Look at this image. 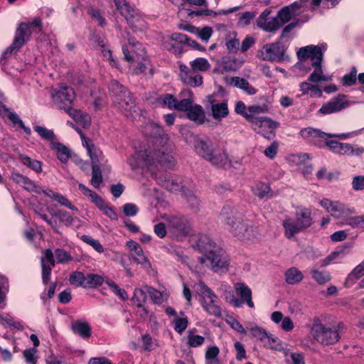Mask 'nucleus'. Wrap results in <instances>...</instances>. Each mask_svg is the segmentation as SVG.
<instances>
[{
    "label": "nucleus",
    "instance_id": "nucleus-1",
    "mask_svg": "<svg viewBox=\"0 0 364 364\" xmlns=\"http://www.w3.org/2000/svg\"><path fill=\"white\" fill-rule=\"evenodd\" d=\"M144 129L146 134L154 138L153 148L139 151L129 157L127 162L131 168L149 167L156 163L171 166L173 164V149L168 134L164 133L161 126L153 122L148 123Z\"/></svg>",
    "mask_w": 364,
    "mask_h": 364
},
{
    "label": "nucleus",
    "instance_id": "nucleus-2",
    "mask_svg": "<svg viewBox=\"0 0 364 364\" xmlns=\"http://www.w3.org/2000/svg\"><path fill=\"white\" fill-rule=\"evenodd\" d=\"M198 246L202 255L199 262L213 272L218 274L229 270L230 258L227 252L207 237L200 238Z\"/></svg>",
    "mask_w": 364,
    "mask_h": 364
},
{
    "label": "nucleus",
    "instance_id": "nucleus-3",
    "mask_svg": "<svg viewBox=\"0 0 364 364\" xmlns=\"http://www.w3.org/2000/svg\"><path fill=\"white\" fill-rule=\"evenodd\" d=\"M219 220L227 226L232 235L239 240H255L259 236L256 228L247 221H244L241 215L235 209L229 206L222 209Z\"/></svg>",
    "mask_w": 364,
    "mask_h": 364
},
{
    "label": "nucleus",
    "instance_id": "nucleus-4",
    "mask_svg": "<svg viewBox=\"0 0 364 364\" xmlns=\"http://www.w3.org/2000/svg\"><path fill=\"white\" fill-rule=\"evenodd\" d=\"M109 92L113 104L124 116L132 118L139 116V108L134 100L122 85L116 80L112 81Z\"/></svg>",
    "mask_w": 364,
    "mask_h": 364
},
{
    "label": "nucleus",
    "instance_id": "nucleus-5",
    "mask_svg": "<svg viewBox=\"0 0 364 364\" xmlns=\"http://www.w3.org/2000/svg\"><path fill=\"white\" fill-rule=\"evenodd\" d=\"M300 60L310 58L312 60V66L315 68L314 71L309 77V81L313 83H318L322 81H328L330 77L323 74L321 66L323 53L321 47H301L296 52Z\"/></svg>",
    "mask_w": 364,
    "mask_h": 364
},
{
    "label": "nucleus",
    "instance_id": "nucleus-6",
    "mask_svg": "<svg viewBox=\"0 0 364 364\" xmlns=\"http://www.w3.org/2000/svg\"><path fill=\"white\" fill-rule=\"evenodd\" d=\"M342 326V323L332 327L327 326L319 318H314L311 326V334L314 340L322 345H333L341 338L339 330Z\"/></svg>",
    "mask_w": 364,
    "mask_h": 364
},
{
    "label": "nucleus",
    "instance_id": "nucleus-7",
    "mask_svg": "<svg viewBox=\"0 0 364 364\" xmlns=\"http://www.w3.org/2000/svg\"><path fill=\"white\" fill-rule=\"evenodd\" d=\"M161 218L166 223L168 234L175 240H182L193 234L192 224L183 215L164 214Z\"/></svg>",
    "mask_w": 364,
    "mask_h": 364
},
{
    "label": "nucleus",
    "instance_id": "nucleus-8",
    "mask_svg": "<svg viewBox=\"0 0 364 364\" xmlns=\"http://www.w3.org/2000/svg\"><path fill=\"white\" fill-rule=\"evenodd\" d=\"M194 290L200 296L201 305L209 314L215 317L222 315V309L217 300V295L202 281L195 284Z\"/></svg>",
    "mask_w": 364,
    "mask_h": 364
},
{
    "label": "nucleus",
    "instance_id": "nucleus-9",
    "mask_svg": "<svg viewBox=\"0 0 364 364\" xmlns=\"http://www.w3.org/2000/svg\"><path fill=\"white\" fill-rule=\"evenodd\" d=\"M320 205L325 208L331 215L338 221L342 225H350V220L353 218L355 211L337 200H331L328 198H323L320 201Z\"/></svg>",
    "mask_w": 364,
    "mask_h": 364
},
{
    "label": "nucleus",
    "instance_id": "nucleus-10",
    "mask_svg": "<svg viewBox=\"0 0 364 364\" xmlns=\"http://www.w3.org/2000/svg\"><path fill=\"white\" fill-rule=\"evenodd\" d=\"M41 28L42 22L40 18L20 23L15 32L13 46H23L27 43L31 34L41 31Z\"/></svg>",
    "mask_w": 364,
    "mask_h": 364
},
{
    "label": "nucleus",
    "instance_id": "nucleus-11",
    "mask_svg": "<svg viewBox=\"0 0 364 364\" xmlns=\"http://www.w3.org/2000/svg\"><path fill=\"white\" fill-rule=\"evenodd\" d=\"M361 129L355 130L348 133L331 134L326 132H321L319 129H314L311 127H307L300 131L301 136L310 141H314L317 138L326 140L328 138H337L340 140H345L347 139L355 137L360 134Z\"/></svg>",
    "mask_w": 364,
    "mask_h": 364
},
{
    "label": "nucleus",
    "instance_id": "nucleus-12",
    "mask_svg": "<svg viewBox=\"0 0 364 364\" xmlns=\"http://www.w3.org/2000/svg\"><path fill=\"white\" fill-rule=\"evenodd\" d=\"M248 329L252 333V336L259 340L265 348L276 350H282L283 349L280 339L267 332L264 328L255 325L248 328Z\"/></svg>",
    "mask_w": 364,
    "mask_h": 364
},
{
    "label": "nucleus",
    "instance_id": "nucleus-13",
    "mask_svg": "<svg viewBox=\"0 0 364 364\" xmlns=\"http://www.w3.org/2000/svg\"><path fill=\"white\" fill-rule=\"evenodd\" d=\"M117 9L124 16L127 21L134 29H141L144 27V21L137 12L127 4L126 0H114Z\"/></svg>",
    "mask_w": 364,
    "mask_h": 364
},
{
    "label": "nucleus",
    "instance_id": "nucleus-14",
    "mask_svg": "<svg viewBox=\"0 0 364 364\" xmlns=\"http://www.w3.org/2000/svg\"><path fill=\"white\" fill-rule=\"evenodd\" d=\"M53 102L60 108L68 112L70 105L75 98L74 90L71 87L60 85V87L51 93Z\"/></svg>",
    "mask_w": 364,
    "mask_h": 364
},
{
    "label": "nucleus",
    "instance_id": "nucleus-15",
    "mask_svg": "<svg viewBox=\"0 0 364 364\" xmlns=\"http://www.w3.org/2000/svg\"><path fill=\"white\" fill-rule=\"evenodd\" d=\"M252 129L262 135L264 137L271 139L275 136V130L279 127V123L268 117H262L260 119L250 124Z\"/></svg>",
    "mask_w": 364,
    "mask_h": 364
},
{
    "label": "nucleus",
    "instance_id": "nucleus-16",
    "mask_svg": "<svg viewBox=\"0 0 364 364\" xmlns=\"http://www.w3.org/2000/svg\"><path fill=\"white\" fill-rule=\"evenodd\" d=\"M346 98V95H339L337 97L324 103L318 110L317 114L323 116L341 111L350 105Z\"/></svg>",
    "mask_w": 364,
    "mask_h": 364
},
{
    "label": "nucleus",
    "instance_id": "nucleus-17",
    "mask_svg": "<svg viewBox=\"0 0 364 364\" xmlns=\"http://www.w3.org/2000/svg\"><path fill=\"white\" fill-rule=\"evenodd\" d=\"M270 14L271 11L267 9L259 16L256 21L257 27L267 32L275 31L280 28L279 18L277 16H271Z\"/></svg>",
    "mask_w": 364,
    "mask_h": 364
},
{
    "label": "nucleus",
    "instance_id": "nucleus-18",
    "mask_svg": "<svg viewBox=\"0 0 364 364\" xmlns=\"http://www.w3.org/2000/svg\"><path fill=\"white\" fill-rule=\"evenodd\" d=\"M126 245L129 249V254L134 261L140 264L144 269H149L151 264L147 257L144 255L141 247L134 240H129Z\"/></svg>",
    "mask_w": 364,
    "mask_h": 364
},
{
    "label": "nucleus",
    "instance_id": "nucleus-19",
    "mask_svg": "<svg viewBox=\"0 0 364 364\" xmlns=\"http://www.w3.org/2000/svg\"><path fill=\"white\" fill-rule=\"evenodd\" d=\"M301 216H303L305 220L301 224H299L298 222L289 216H286L283 220L282 225L284 228V235L288 239L294 237L295 235L303 231L304 225L308 224L306 216L304 214Z\"/></svg>",
    "mask_w": 364,
    "mask_h": 364
},
{
    "label": "nucleus",
    "instance_id": "nucleus-20",
    "mask_svg": "<svg viewBox=\"0 0 364 364\" xmlns=\"http://www.w3.org/2000/svg\"><path fill=\"white\" fill-rule=\"evenodd\" d=\"M42 269V281L44 284H47L50 279L52 268L55 266L53 252L47 249L43 251V255L41 259Z\"/></svg>",
    "mask_w": 364,
    "mask_h": 364
},
{
    "label": "nucleus",
    "instance_id": "nucleus-21",
    "mask_svg": "<svg viewBox=\"0 0 364 364\" xmlns=\"http://www.w3.org/2000/svg\"><path fill=\"white\" fill-rule=\"evenodd\" d=\"M11 178L14 182L21 186L27 191L36 194H41L43 188L37 185L33 181L27 176H23L18 172H13L11 174Z\"/></svg>",
    "mask_w": 364,
    "mask_h": 364
},
{
    "label": "nucleus",
    "instance_id": "nucleus-22",
    "mask_svg": "<svg viewBox=\"0 0 364 364\" xmlns=\"http://www.w3.org/2000/svg\"><path fill=\"white\" fill-rule=\"evenodd\" d=\"M179 69V77L184 84L191 87H199L203 84V77L200 75H193V72L186 65H180Z\"/></svg>",
    "mask_w": 364,
    "mask_h": 364
},
{
    "label": "nucleus",
    "instance_id": "nucleus-23",
    "mask_svg": "<svg viewBox=\"0 0 364 364\" xmlns=\"http://www.w3.org/2000/svg\"><path fill=\"white\" fill-rule=\"evenodd\" d=\"M284 53V47H262L257 52V57L263 60H280Z\"/></svg>",
    "mask_w": 364,
    "mask_h": 364
},
{
    "label": "nucleus",
    "instance_id": "nucleus-24",
    "mask_svg": "<svg viewBox=\"0 0 364 364\" xmlns=\"http://www.w3.org/2000/svg\"><path fill=\"white\" fill-rule=\"evenodd\" d=\"M207 161L213 165L224 167L230 163V160L226 152L223 148L215 146L211 152L210 156L208 158Z\"/></svg>",
    "mask_w": 364,
    "mask_h": 364
},
{
    "label": "nucleus",
    "instance_id": "nucleus-25",
    "mask_svg": "<svg viewBox=\"0 0 364 364\" xmlns=\"http://www.w3.org/2000/svg\"><path fill=\"white\" fill-rule=\"evenodd\" d=\"M208 100L211 103L212 116L215 119L221 120L228 115L229 109L226 101L215 102L213 96H209Z\"/></svg>",
    "mask_w": 364,
    "mask_h": 364
},
{
    "label": "nucleus",
    "instance_id": "nucleus-26",
    "mask_svg": "<svg viewBox=\"0 0 364 364\" xmlns=\"http://www.w3.org/2000/svg\"><path fill=\"white\" fill-rule=\"evenodd\" d=\"M269 110V105L264 103L262 105H253L247 107V120L253 123L261 119L259 114L267 113Z\"/></svg>",
    "mask_w": 364,
    "mask_h": 364
},
{
    "label": "nucleus",
    "instance_id": "nucleus-27",
    "mask_svg": "<svg viewBox=\"0 0 364 364\" xmlns=\"http://www.w3.org/2000/svg\"><path fill=\"white\" fill-rule=\"evenodd\" d=\"M159 185L170 191H183L178 178H173L168 175H163L156 178Z\"/></svg>",
    "mask_w": 364,
    "mask_h": 364
},
{
    "label": "nucleus",
    "instance_id": "nucleus-28",
    "mask_svg": "<svg viewBox=\"0 0 364 364\" xmlns=\"http://www.w3.org/2000/svg\"><path fill=\"white\" fill-rule=\"evenodd\" d=\"M122 51L124 59L130 64L138 62L146 55V50L144 47H123Z\"/></svg>",
    "mask_w": 364,
    "mask_h": 364
},
{
    "label": "nucleus",
    "instance_id": "nucleus-29",
    "mask_svg": "<svg viewBox=\"0 0 364 364\" xmlns=\"http://www.w3.org/2000/svg\"><path fill=\"white\" fill-rule=\"evenodd\" d=\"M70 328L74 334L81 338H88L91 336V327L86 321H74L71 323Z\"/></svg>",
    "mask_w": 364,
    "mask_h": 364
},
{
    "label": "nucleus",
    "instance_id": "nucleus-30",
    "mask_svg": "<svg viewBox=\"0 0 364 364\" xmlns=\"http://www.w3.org/2000/svg\"><path fill=\"white\" fill-rule=\"evenodd\" d=\"M285 282L288 285H296L300 284L304 279L302 271L296 267H291L287 269L284 273Z\"/></svg>",
    "mask_w": 364,
    "mask_h": 364
},
{
    "label": "nucleus",
    "instance_id": "nucleus-31",
    "mask_svg": "<svg viewBox=\"0 0 364 364\" xmlns=\"http://www.w3.org/2000/svg\"><path fill=\"white\" fill-rule=\"evenodd\" d=\"M236 293L240 296L243 301H245L250 308H254L255 305L252 299V291L250 288L244 283L238 282L235 284Z\"/></svg>",
    "mask_w": 364,
    "mask_h": 364
},
{
    "label": "nucleus",
    "instance_id": "nucleus-32",
    "mask_svg": "<svg viewBox=\"0 0 364 364\" xmlns=\"http://www.w3.org/2000/svg\"><path fill=\"white\" fill-rule=\"evenodd\" d=\"M68 113L77 124H79L82 127L87 128L90 127L91 123V117L87 113L72 108L68 109Z\"/></svg>",
    "mask_w": 364,
    "mask_h": 364
},
{
    "label": "nucleus",
    "instance_id": "nucleus-33",
    "mask_svg": "<svg viewBox=\"0 0 364 364\" xmlns=\"http://www.w3.org/2000/svg\"><path fill=\"white\" fill-rule=\"evenodd\" d=\"M194 146L196 152L207 160L215 146L210 140H198Z\"/></svg>",
    "mask_w": 364,
    "mask_h": 364
},
{
    "label": "nucleus",
    "instance_id": "nucleus-34",
    "mask_svg": "<svg viewBox=\"0 0 364 364\" xmlns=\"http://www.w3.org/2000/svg\"><path fill=\"white\" fill-rule=\"evenodd\" d=\"M364 153V148L359 146H353L348 143H340L336 154L360 156Z\"/></svg>",
    "mask_w": 364,
    "mask_h": 364
},
{
    "label": "nucleus",
    "instance_id": "nucleus-35",
    "mask_svg": "<svg viewBox=\"0 0 364 364\" xmlns=\"http://www.w3.org/2000/svg\"><path fill=\"white\" fill-rule=\"evenodd\" d=\"M150 67V62L146 56L141 58L138 62L130 64L129 70L134 75L146 74Z\"/></svg>",
    "mask_w": 364,
    "mask_h": 364
},
{
    "label": "nucleus",
    "instance_id": "nucleus-36",
    "mask_svg": "<svg viewBox=\"0 0 364 364\" xmlns=\"http://www.w3.org/2000/svg\"><path fill=\"white\" fill-rule=\"evenodd\" d=\"M187 117L192 121L198 124H202L204 122L205 114L203 109L200 105L192 106L187 112Z\"/></svg>",
    "mask_w": 364,
    "mask_h": 364
},
{
    "label": "nucleus",
    "instance_id": "nucleus-37",
    "mask_svg": "<svg viewBox=\"0 0 364 364\" xmlns=\"http://www.w3.org/2000/svg\"><path fill=\"white\" fill-rule=\"evenodd\" d=\"M223 287H225V293L222 294L224 299L232 306L240 307L242 304V301L239 300L235 296L231 287L226 283H222L219 289H223Z\"/></svg>",
    "mask_w": 364,
    "mask_h": 364
},
{
    "label": "nucleus",
    "instance_id": "nucleus-38",
    "mask_svg": "<svg viewBox=\"0 0 364 364\" xmlns=\"http://www.w3.org/2000/svg\"><path fill=\"white\" fill-rule=\"evenodd\" d=\"M51 148L56 151L58 159L62 162H66L70 157V150L63 144L51 142Z\"/></svg>",
    "mask_w": 364,
    "mask_h": 364
},
{
    "label": "nucleus",
    "instance_id": "nucleus-39",
    "mask_svg": "<svg viewBox=\"0 0 364 364\" xmlns=\"http://www.w3.org/2000/svg\"><path fill=\"white\" fill-rule=\"evenodd\" d=\"M231 84L236 87L243 90L249 95H254L256 89L253 87L246 80L239 77H235L231 79Z\"/></svg>",
    "mask_w": 364,
    "mask_h": 364
},
{
    "label": "nucleus",
    "instance_id": "nucleus-40",
    "mask_svg": "<svg viewBox=\"0 0 364 364\" xmlns=\"http://www.w3.org/2000/svg\"><path fill=\"white\" fill-rule=\"evenodd\" d=\"M19 159L23 165L28 166L36 172L40 173L42 171V164L41 161L33 159L23 154L19 155Z\"/></svg>",
    "mask_w": 364,
    "mask_h": 364
},
{
    "label": "nucleus",
    "instance_id": "nucleus-41",
    "mask_svg": "<svg viewBox=\"0 0 364 364\" xmlns=\"http://www.w3.org/2000/svg\"><path fill=\"white\" fill-rule=\"evenodd\" d=\"M305 215L306 216V220H308V224L304 225V230L310 227L312 224V218H311V212L309 209L306 208H299L296 210L295 218H294L299 224H301L304 221V218L301 216L302 215Z\"/></svg>",
    "mask_w": 364,
    "mask_h": 364
},
{
    "label": "nucleus",
    "instance_id": "nucleus-42",
    "mask_svg": "<svg viewBox=\"0 0 364 364\" xmlns=\"http://www.w3.org/2000/svg\"><path fill=\"white\" fill-rule=\"evenodd\" d=\"M312 278L318 284H324L331 279V274L326 271H321L317 269L311 270Z\"/></svg>",
    "mask_w": 364,
    "mask_h": 364
},
{
    "label": "nucleus",
    "instance_id": "nucleus-43",
    "mask_svg": "<svg viewBox=\"0 0 364 364\" xmlns=\"http://www.w3.org/2000/svg\"><path fill=\"white\" fill-rule=\"evenodd\" d=\"M191 70L192 72H205L207 71L210 68V64L208 61L203 58H198L194 60L191 61Z\"/></svg>",
    "mask_w": 364,
    "mask_h": 364
},
{
    "label": "nucleus",
    "instance_id": "nucleus-44",
    "mask_svg": "<svg viewBox=\"0 0 364 364\" xmlns=\"http://www.w3.org/2000/svg\"><path fill=\"white\" fill-rule=\"evenodd\" d=\"M87 152L91 159L92 168L94 167L95 165L100 166V164L104 160V156L102 151L95 149L92 144V146H87Z\"/></svg>",
    "mask_w": 364,
    "mask_h": 364
},
{
    "label": "nucleus",
    "instance_id": "nucleus-45",
    "mask_svg": "<svg viewBox=\"0 0 364 364\" xmlns=\"http://www.w3.org/2000/svg\"><path fill=\"white\" fill-rule=\"evenodd\" d=\"M309 157L307 154H296L288 156L287 160L292 166H303L309 160Z\"/></svg>",
    "mask_w": 364,
    "mask_h": 364
},
{
    "label": "nucleus",
    "instance_id": "nucleus-46",
    "mask_svg": "<svg viewBox=\"0 0 364 364\" xmlns=\"http://www.w3.org/2000/svg\"><path fill=\"white\" fill-rule=\"evenodd\" d=\"M9 289L8 279L4 275L0 274V309L6 306V298Z\"/></svg>",
    "mask_w": 364,
    "mask_h": 364
},
{
    "label": "nucleus",
    "instance_id": "nucleus-47",
    "mask_svg": "<svg viewBox=\"0 0 364 364\" xmlns=\"http://www.w3.org/2000/svg\"><path fill=\"white\" fill-rule=\"evenodd\" d=\"M306 19L304 21H300L299 20H297L296 21H294L289 24H288L285 28H284L282 35L280 36V41L281 43H287L289 42V40L291 39L293 37V35L291 33V31L293 28H294L300 22L303 23L306 21Z\"/></svg>",
    "mask_w": 364,
    "mask_h": 364
},
{
    "label": "nucleus",
    "instance_id": "nucleus-48",
    "mask_svg": "<svg viewBox=\"0 0 364 364\" xmlns=\"http://www.w3.org/2000/svg\"><path fill=\"white\" fill-rule=\"evenodd\" d=\"M103 278L95 274H87L85 275V288H92L101 285L103 283Z\"/></svg>",
    "mask_w": 364,
    "mask_h": 364
},
{
    "label": "nucleus",
    "instance_id": "nucleus-49",
    "mask_svg": "<svg viewBox=\"0 0 364 364\" xmlns=\"http://www.w3.org/2000/svg\"><path fill=\"white\" fill-rule=\"evenodd\" d=\"M270 186L266 183H258L253 188L255 195L259 198L267 197L270 193Z\"/></svg>",
    "mask_w": 364,
    "mask_h": 364
},
{
    "label": "nucleus",
    "instance_id": "nucleus-50",
    "mask_svg": "<svg viewBox=\"0 0 364 364\" xmlns=\"http://www.w3.org/2000/svg\"><path fill=\"white\" fill-rule=\"evenodd\" d=\"M147 293L149 294L151 300L157 304H160L163 303L166 299V295L164 294L161 291L157 289L152 288L151 287H145Z\"/></svg>",
    "mask_w": 364,
    "mask_h": 364
},
{
    "label": "nucleus",
    "instance_id": "nucleus-51",
    "mask_svg": "<svg viewBox=\"0 0 364 364\" xmlns=\"http://www.w3.org/2000/svg\"><path fill=\"white\" fill-rule=\"evenodd\" d=\"M286 361L289 364H305L304 355L299 353H292L289 350L284 353Z\"/></svg>",
    "mask_w": 364,
    "mask_h": 364
},
{
    "label": "nucleus",
    "instance_id": "nucleus-52",
    "mask_svg": "<svg viewBox=\"0 0 364 364\" xmlns=\"http://www.w3.org/2000/svg\"><path fill=\"white\" fill-rule=\"evenodd\" d=\"M144 289H146L144 287ZM146 289H135L134 291L133 300L137 302V306L141 308L145 314L146 311L143 306V303L146 299Z\"/></svg>",
    "mask_w": 364,
    "mask_h": 364
},
{
    "label": "nucleus",
    "instance_id": "nucleus-53",
    "mask_svg": "<svg viewBox=\"0 0 364 364\" xmlns=\"http://www.w3.org/2000/svg\"><path fill=\"white\" fill-rule=\"evenodd\" d=\"M92 178H91V185L95 188H98L100 184L102 182V176L101 173V170L100 166L95 165L94 167L92 168Z\"/></svg>",
    "mask_w": 364,
    "mask_h": 364
},
{
    "label": "nucleus",
    "instance_id": "nucleus-54",
    "mask_svg": "<svg viewBox=\"0 0 364 364\" xmlns=\"http://www.w3.org/2000/svg\"><path fill=\"white\" fill-rule=\"evenodd\" d=\"M172 39L176 41L171 46H194L186 35L183 33H173L171 36Z\"/></svg>",
    "mask_w": 364,
    "mask_h": 364
},
{
    "label": "nucleus",
    "instance_id": "nucleus-55",
    "mask_svg": "<svg viewBox=\"0 0 364 364\" xmlns=\"http://www.w3.org/2000/svg\"><path fill=\"white\" fill-rule=\"evenodd\" d=\"M357 79V70L353 67L349 73L346 74L341 79V82L344 86H351L355 84Z\"/></svg>",
    "mask_w": 364,
    "mask_h": 364
},
{
    "label": "nucleus",
    "instance_id": "nucleus-56",
    "mask_svg": "<svg viewBox=\"0 0 364 364\" xmlns=\"http://www.w3.org/2000/svg\"><path fill=\"white\" fill-rule=\"evenodd\" d=\"M54 256L58 263H66L73 259L72 256L63 249H56L53 253Z\"/></svg>",
    "mask_w": 364,
    "mask_h": 364
},
{
    "label": "nucleus",
    "instance_id": "nucleus-57",
    "mask_svg": "<svg viewBox=\"0 0 364 364\" xmlns=\"http://www.w3.org/2000/svg\"><path fill=\"white\" fill-rule=\"evenodd\" d=\"M34 130L42 139L45 140L52 141L55 137L53 132L52 130L48 129L45 127L36 126L34 127Z\"/></svg>",
    "mask_w": 364,
    "mask_h": 364
},
{
    "label": "nucleus",
    "instance_id": "nucleus-58",
    "mask_svg": "<svg viewBox=\"0 0 364 364\" xmlns=\"http://www.w3.org/2000/svg\"><path fill=\"white\" fill-rule=\"evenodd\" d=\"M81 238L83 242L92 247L93 249L97 252L102 253L104 252V247L100 244V242L98 240L92 237L91 236L85 235H82Z\"/></svg>",
    "mask_w": 364,
    "mask_h": 364
},
{
    "label": "nucleus",
    "instance_id": "nucleus-59",
    "mask_svg": "<svg viewBox=\"0 0 364 364\" xmlns=\"http://www.w3.org/2000/svg\"><path fill=\"white\" fill-rule=\"evenodd\" d=\"M85 275L80 272H75L70 276V283L77 287L85 288Z\"/></svg>",
    "mask_w": 364,
    "mask_h": 364
},
{
    "label": "nucleus",
    "instance_id": "nucleus-60",
    "mask_svg": "<svg viewBox=\"0 0 364 364\" xmlns=\"http://www.w3.org/2000/svg\"><path fill=\"white\" fill-rule=\"evenodd\" d=\"M185 192L184 191H183ZM186 196V200L190 208L195 211H198L199 210L200 201L198 197L193 193L192 192L184 193Z\"/></svg>",
    "mask_w": 364,
    "mask_h": 364
},
{
    "label": "nucleus",
    "instance_id": "nucleus-61",
    "mask_svg": "<svg viewBox=\"0 0 364 364\" xmlns=\"http://www.w3.org/2000/svg\"><path fill=\"white\" fill-rule=\"evenodd\" d=\"M189 97L187 99L181 100L180 102L177 101L176 109L180 111H188L193 105L192 92L188 91Z\"/></svg>",
    "mask_w": 364,
    "mask_h": 364
},
{
    "label": "nucleus",
    "instance_id": "nucleus-62",
    "mask_svg": "<svg viewBox=\"0 0 364 364\" xmlns=\"http://www.w3.org/2000/svg\"><path fill=\"white\" fill-rule=\"evenodd\" d=\"M225 68L228 70H235L239 65H242L243 60L239 58L225 57L223 60Z\"/></svg>",
    "mask_w": 364,
    "mask_h": 364
},
{
    "label": "nucleus",
    "instance_id": "nucleus-63",
    "mask_svg": "<svg viewBox=\"0 0 364 364\" xmlns=\"http://www.w3.org/2000/svg\"><path fill=\"white\" fill-rule=\"evenodd\" d=\"M364 274V265L363 263L361 262L358 266H356L353 271L348 274L346 282H350L352 279H358L361 277Z\"/></svg>",
    "mask_w": 364,
    "mask_h": 364
},
{
    "label": "nucleus",
    "instance_id": "nucleus-64",
    "mask_svg": "<svg viewBox=\"0 0 364 364\" xmlns=\"http://www.w3.org/2000/svg\"><path fill=\"white\" fill-rule=\"evenodd\" d=\"M55 216L58 218L59 220L66 226H70L73 223V217L66 211L58 210L55 213Z\"/></svg>",
    "mask_w": 364,
    "mask_h": 364
}]
</instances>
